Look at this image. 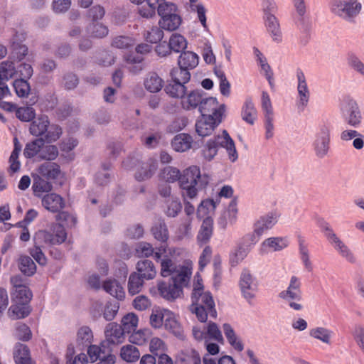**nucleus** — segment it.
<instances>
[{
  "mask_svg": "<svg viewBox=\"0 0 364 364\" xmlns=\"http://www.w3.org/2000/svg\"><path fill=\"white\" fill-rule=\"evenodd\" d=\"M184 251L178 248H167L161 246L155 251V258L160 263V274L163 277L171 276L173 278L176 274L188 272V278L192 274L193 262L190 260L185 261L183 264L176 266L175 260L182 256Z\"/></svg>",
  "mask_w": 364,
  "mask_h": 364,
  "instance_id": "nucleus-1",
  "label": "nucleus"
},
{
  "mask_svg": "<svg viewBox=\"0 0 364 364\" xmlns=\"http://www.w3.org/2000/svg\"><path fill=\"white\" fill-rule=\"evenodd\" d=\"M189 309L200 322H205L209 314L212 316H215L216 314L213 297L208 291L203 290L202 279L198 274L194 278Z\"/></svg>",
  "mask_w": 364,
  "mask_h": 364,
  "instance_id": "nucleus-2",
  "label": "nucleus"
},
{
  "mask_svg": "<svg viewBox=\"0 0 364 364\" xmlns=\"http://www.w3.org/2000/svg\"><path fill=\"white\" fill-rule=\"evenodd\" d=\"M210 180V176L202 172L199 167L193 166L183 171L179 186L185 200L194 199L200 191L204 190Z\"/></svg>",
  "mask_w": 364,
  "mask_h": 364,
  "instance_id": "nucleus-3",
  "label": "nucleus"
},
{
  "mask_svg": "<svg viewBox=\"0 0 364 364\" xmlns=\"http://www.w3.org/2000/svg\"><path fill=\"white\" fill-rule=\"evenodd\" d=\"M149 324L155 329L164 327L166 330L178 338H182L184 335L180 316L166 309L159 306L154 307L149 316Z\"/></svg>",
  "mask_w": 364,
  "mask_h": 364,
  "instance_id": "nucleus-4",
  "label": "nucleus"
},
{
  "mask_svg": "<svg viewBox=\"0 0 364 364\" xmlns=\"http://www.w3.org/2000/svg\"><path fill=\"white\" fill-rule=\"evenodd\" d=\"M193 338L198 342H204L207 352L211 355H218L220 351V346L210 340L224 343V338L217 323L210 321L206 324H196L192 328Z\"/></svg>",
  "mask_w": 364,
  "mask_h": 364,
  "instance_id": "nucleus-5",
  "label": "nucleus"
},
{
  "mask_svg": "<svg viewBox=\"0 0 364 364\" xmlns=\"http://www.w3.org/2000/svg\"><path fill=\"white\" fill-rule=\"evenodd\" d=\"M188 272L175 275L168 282L158 281L156 285L159 295L168 301H173L181 297L183 287L188 285L190 280V278H188Z\"/></svg>",
  "mask_w": 364,
  "mask_h": 364,
  "instance_id": "nucleus-6",
  "label": "nucleus"
},
{
  "mask_svg": "<svg viewBox=\"0 0 364 364\" xmlns=\"http://www.w3.org/2000/svg\"><path fill=\"white\" fill-rule=\"evenodd\" d=\"M24 156L36 160H55L58 154V148L43 139H37L28 143L24 149Z\"/></svg>",
  "mask_w": 364,
  "mask_h": 364,
  "instance_id": "nucleus-7",
  "label": "nucleus"
},
{
  "mask_svg": "<svg viewBox=\"0 0 364 364\" xmlns=\"http://www.w3.org/2000/svg\"><path fill=\"white\" fill-rule=\"evenodd\" d=\"M321 231L334 250L346 260L350 263L356 261V257L350 247L336 234L331 225L323 221L321 224Z\"/></svg>",
  "mask_w": 364,
  "mask_h": 364,
  "instance_id": "nucleus-8",
  "label": "nucleus"
},
{
  "mask_svg": "<svg viewBox=\"0 0 364 364\" xmlns=\"http://www.w3.org/2000/svg\"><path fill=\"white\" fill-rule=\"evenodd\" d=\"M119 269L114 272L115 277L119 279H110L105 281L103 288L111 296L118 300H123L125 297V291L123 284L128 274V269L124 263H118Z\"/></svg>",
  "mask_w": 364,
  "mask_h": 364,
  "instance_id": "nucleus-9",
  "label": "nucleus"
},
{
  "mask_svg": "<svg viewBox=\"0 0 364 364\" xmlns=\"http://www.w3.org/2000/svg\"><path fill=\"white\" fill-rule=\"evenodd\" d=\"M200 115L221 123L226 116L227 107L215 97H207L199 107Z\"/></svg>",
  "mask_w": 364,
  "mask_h": 364,
  "instance_id": "nucleus-10",
  "label": "nucleus"
},
{
  "mask_svg": "<svg viewBox=\"0 0 364 364\" xmlns=\"http://www.w3.org/2000/svg\"><path fill=\"white\" fill-rule=\"evenodd\" d=\"M160 17L159 23L161 28L170 31L177 30L183 22L178 6L171 1L158 14Z\"/></svg>",
  "mask_w": 364,
  "mask_h": 364,
  "instance_id": "nucleus-11",
  "label": "nucleus"
},
{
  "mask_svg": "<svg viewBox=\"0 0 364 364\" xmlns=\"http://www.w3.org/2000/svg\"><path fill=\"white\" fill-rule=\"evenodd\" d=\"M330 9L340 18L351 20L360 14L362 5L358 0H331Z\"/></svg>",
  "mask_w": 364,
  "mask_h": 364,
  "instance_id": "nucleus-12",
  "label": "nucleus"
},
{
  "mask_svg": "<svg viewBox=\"0 0 364 364\" xmlns=\"http://www.w3.org/2000/svg\"><path fill=\"white\" fill-rule=\"evenodd\" d=\"M301 282L300 279L296 276H291L287 289L282 291L279 296L288 301L289 306L296 311H301L304 306L300 302L301 297Z\"/></svg>",
  "mask_w": 364,
  "mask_h": 364,
  "instance_id": "nucleus-13",
  "label": "nucleus"
},
{
  "mask_svg": "<svg viewBox=\"0 0 364 364\" xmlns=\"http://www.w3.org/2000/svg\"><path fill=\"white\" fill-rule=\"evenodd\" d=\"M340 111L345 122L350 126L358 127L362 122V114L357 102L350 97L343 100Z\"/></svg>",
  "mask_w": 364,
  "mask_h": 364,
  "instance_id": "nucleus-14",
  "label": "nucleus"
},
{
  "mask_svg": "<svg viewBox=\"0 0 364 364\" xmlns=\"http://www.w3.org/2000/svg\"><path fill=\"white\" fill-rule=\"evenodd\" d=\"M330 141L329 127L326 124L320 125L312 143L314 152L318 158L323 159L327 156L330 148Z\"/></svg>",
  "mask_w": 364,
  "mask_h": 364,
  "instance_id": "nucleus-15",
  "label": "nucleus"
},
{
  "mask_svg": "<svg viewBox=\"0 0 364 364\" xmlns=\"http://www.w3.org/2000/svg\"><path fill=\"white\" fill-rule=\"evenodd\" d=\"M53 232L51 234L46 230H39L35 233L33 241L38 245H59L66 240L67 232L65 228L55 225Z\"/></svg>",
  "mask_w": 364,
  "mask_h": 364,
  "instance_id": "nucleus-16",
  "label": "nucleus"
},
{
  "mask_svg": "<svg viewBox=\"0 0 364 364\" xmlns=\"http://www.w3.org/2000/svg\"><path fill=\"white\" fill-rule=\"evenodd\" d=\"M239 287L242 297L250 304L256 299L258 291V282L247 270H244L240 276Z\"/></svg>",
  "mask_w": 364,
  "mask_h": 364,
  "instance_id": "nucleus-17",
  "label": "nucleus"
},
{
  "mask_svg": "<svg viewBox=\"0 0 364 364\" xmlns=\"http://www.w3.org/2000/svg\"><path fill=\"white\" fill-rule=\"evenodd\" d=\"M290 240L287 236H272L264 239L259 246V253L264 255L269 253L280 252L287 248Z\"/></svg>",
  "mask_w": 364,
  "mask_h": 364,
  "instance_id": "nucleus-18",
  "label": "nucleus"
},
{
  "mask_svg": "<svg viewBox=\"0 0 364 364\" xmlns=\"http://www.w3.org/2000/svg\"><path fill=\"white\" fill-rule=\"evenodd\" d=\"M217 140L219 145L225 150L228 160L231 163L236 162L239 159V152L236 148V144L232 138L226 130L217 136Z\"/></svg>",
  "mask_w": 364,
  "mask_h": 364,
  "instance_id": "nucleus-19",
  "label": "nucleus"
},
{
  "mask_svg": "<svg viewBox=\"0 0 364 364\" xmlns=\"http://www.w3.org/2000/svg\"><path fill=\"white\" fill-rule=\"evenodd\" d=\"M241 119L247 125L253 126L258 121V110L252 97H246L240 108Z\"/></svg>",
  "mask_w": 364,
  "mask_h": 364,
  "instance_id": "nucleus-20",
  "label": "nucleus"
},
{
  "mask_svg": "<svg viewBox=\"0 0 364 364\" xmlns=\"http://www.w3.org/2000/svg\"><path fill=\"white\" fill-rule=\"evenodd\" d=\"M125 341V332L115 322L107 324L105 329V341L107 345L118 346Z\"/></svg>",
  "mask_w": 364,
  "mask_h": 364,
  "instance_id": "nucleus-21",
  "label": "nucleus"
},
{
  "mask_svg": "<svg viewBox=\"0 0 364 364\" xmlns=\"http://www.w3.org/2000/svg\"><path fill=\"white\" fill-rule=\"evenodd\" d=\"M222 334L223 333L228 345L236 352H242L245 348V344L241 337L237 334L234 327L228 323H224L221 327Z\"/></svg>",
  "mask_w": 364,
  "mask_h": 364,
  "instance_id": "nucleus-22",
  "label": "nucleus"
},
{
  "mask_svg": "<svg viewBox=\"0 0 364 364\" xmlns=\"http://www.w3.org/2000/svg\"><path fill=\"white\" fill-rule=\"evenodd\" d=\"M263 21L272 41L277 44L281 43L283 41V33L278 18L275 16H269Z\"/></svg>",
  "mask_w": 364,
  "mask_h": 364,
  "instance_id": "nucleus-23",
  "label": "nucleus"
},
{
  "mask_svg": "<svg viewBox=\"0 0 364 364\" xmlns=\"http://www.w3.org/2000/svg\"><path fill=\"white\" fill-rule=\"evenodd\" d=\"M14 360L16 364H33L30 350L27 346L22 343H16L14 348ZM50 364H59V360L54 357L50 359Z\"/></svg>",
  "mask_w": 364,
  "mask_h": 364,
  "instance_id": "nucleus-24",
  "label": "nucleus"
},
{
  "mask_svg": "<svg viewBox=\"0 0 364 364\" xmlns=\"http://www.w3.org/2000/svg\"><path fill=\"white\" fill-rule=\"evenodd\" d=\"M145 4L139 8V14L144 18H152L159 14L161 9H164L171 1L166 0H144Z\"/></svg>",
  "mask_w": 364,
  "mask_h": 364,
  "instance_id": "nucleus-25",
  "label": "nucleus"
},
{
  "mask_svg": "<svg viewBox=\"0 0 364 364\" xmlns=\"http://www.w3.org/2000/svg\"><path fill=\"white\" fill-rule=\"evenodd\" d=\"M205 98L203 97V92L202 90L186 91L181 98V103L183 108L191 110L196 109L198 106L200 107Z\"/></svg>",
  "mask_w": 364,
  "mask_h": 364,
  "instance_id": "nucleus-26",
  "label": "nucleus"
},
{
  "mask_svg": "<svg viewBox=\"0 0 364 364\" xmlns=\"http://www.w3.org/2000/svg\"><path fill=\"white\" fill-rule=\"evenodd\" d=\"M41 204L48 211L55 213L65 207V202L60 195L50 193L42 198Z\"/></svg>",
  "mask_w": 364,
  "mask_h": 364,
  "instance_id": "nucleus-27",
  "label": "nucleus"
},
{
  "mask_svg": "<svg viewBox=\"0 0 364 364\" xmlns=\"http://www.w3.org/2000/svg\"><path fill=\"white\" fill-rule=\"evenodd\" d=\"M12 304L8 310V316L11 319H21L27 317L31 313L28 304L19 302L16 297L11 299Z\"/></svg>",
  "mask_w": 364,
  "mask_h": 364,
  "instance_id": "nucleus-28",
  "label": "nucleus"
},
{
  "mask_svg": "<svg viewBox=\"0 0 364 364\" xmlns=\"http://www.w3.org/2000/svg\"><path fill=\"white\" fill-rule=\"evenodd\" d=\"M37 173L48 180H55L63 176L60 167L56 163L46 162L37 169Z\"/></svg>",
  "mask_w": 364,
  "mask_h": 364,
  "instance_id": "nucleus-29",
  "label": "nucleus"
},
{
  "mask_svg": "<svg viewBox=\"0 0 364 364\" xmlns=\"http://www.w3.org/2000/svg\"><path fill=\"white\" fill-rule=\"evenodd\" d=\"M220 124L216 121L200 115L196 123V132L200 136H208L212 134Z\"/></svg>",
  "mask_w": 364,
  "mask_h": 364,
  "instance_id": "nucleus-30",
  "label": "nucleus"
},
{
  "mask_svg": "<svg viewBox=\"0 0 364 364\" xmlns=\"http://www.w3.org/2000/svg\"><path fill=\"white\" fill-rule=\"evenodd\" d=\"M309 336L324 344L331 345L334 333L331 329L324 326H314L309 330Z\"/></svg>",
  "mask_w": 364,
  "mask_h": 364,
  "instance_id": "nucleus-31",
  "label": "nucleus"
},
{
  "mask_svg": "<svg viewBox=\"0 0 364 364\" xmlns=\"http://www.w3.org/2000/svg\"><path fill=\"white\" fill-rule=\"evenodd\" d=\"M171 145L173 149L178 152H184L193 148H197L193 143V137L187 134H180L176 135L172 140Z\"/></svg>",
  "mask_w": 364,
  "mask_h": 364,
  "instance_id": "nucleus-32",
  "label": "nucleus"
},
{
  "mask_svg": "<svg viewBox=\"0 0 364 364\" xmlns=\"http://www.w3.org/2000/svg\"><path fill=\"white\" fill-rule=\"evenodd\" d=\"M251 250V245L240 242L231 251L229 256V262L231 266L235 267L242 262L248 255Z\"/></svg>",
  "mask_w": 364,
  "mask_h": 364,
  "instance_id": "nucleus-33",
  "label": "nucleus"
},
{
  "mask_svg": "<svg viewBox=\"0 0 364 364\" xmlns=\"http://www.w3.org/2000/svg\"><path fill=\"white\" fill-rule=\"evenodd\" d=\"M296 78L299 102L305 106L307 105L310 97V91L307 85L306 78L302 71L297 72Z\"/></svg>",
  "mask_w": 364,
  "mask_h": 364,
  "instance_id": "nucleus-34",
  "label": "nucleus"
},
{
  "mask_svg": "<svg viewBox=\"0 0 364 364\" xmlns=\"http://www.w3.org/2000/svg\"><path fill=\"white\" fill-rule=\"evenodd\" d=\"M136 270L137 274L146 280L155 278L157 272L154 263L148 259L139 261L136 264Z\"/></svg>",
  "mask_w": 364,
  "mask_h": 364,
  "instance_id": "nucleus-35",
  "label": "nucleus"
},
{
  "mask_svg": "<svg viewBox=\"0 0 364 364\" xmlns=\"http://www.w3.org/2000/svg\"><path fill=\"white\" fill-rule=\"evenodd\" d=\"M217 206V203L213 199L206 198L199 204L197 210V215L200 218L212 219Z\"/></svg>",
  "mask_w": 364,
  "mask_h": 364,
  "instance_id": "nucleus-36",
  "label": "nucleus"
},
{
  "mask_svg": "<svg viewBox=\"0 0 364 364\" xmlns=\"http://www.w3.org/2000/svg\"><path fill=\"white\" fill-rule=\"evenodd\" d=\"M48 117L46 115H39L37 119L32 122L30 125V132L35 136H40L43 134L49 126Z\"/></svg>",
  "mask_w": 364,
  "mask_h": 364,
  "instance_id": "nucleus-37",
  "label": "nucleus"
},
{
  "mask_svg": "<svg viewBox=\"0 0 364 364\" xmlns=\"http://www.w3.org/2000/svg\"><path fill=\"white\" fill-rule=\"evenodd\" d=\"M93 341V332L89 326H82L77 328L75 336V342L77 346H88Z\"/></svg>",
  "mask_w": 364,
  "mask_h": 364,
  "instance_id": "nucleus-38",
  "label": "nucleus"
},
{
  "mask_svg": "<svg viewBox=\"0 0 364 364\" xmlns=\"http://www.w3.org/2000/svg\"><path fill=\"white\" fill-rule=\"evenodd\" d=\"M238 209L236 202L232 200L228 208L223 212L220 217V223L223 227L228 225H232L237 220Z\"/></svg>",
  "mask_w": 364,
  "mask_h": 364,
  "instance_id": "nucleus-39",
  "label": "nucleus"
},
{
  "mask_svg": "<svg viewBox=\"0 0 364 364\" xmlns=\"http://www.w3.org/2000/svg\"><path fill=\"white\" fill-rule=\"evenodd\" d=\"M199 63L198 55L192 51H186L178 58V65L187 70L195 68Z\"/></svg>",
  "mask_w": 364,
  "mask_h": 364,
  "instance_id": "nucleus-40",
  "label": "nucleus"
},
{
  "mask_svg": "<svg viewBox=\"0 0 364 364\" xmlns=\"http://www.w3.org/2000/svg\"><path fill=\"white\" fill-rule=\"evenodd\" d=\"M139 318L136 314L133 312L128 313L122 316L121 319V328L125 333H131L134 331L139 325Z\"/></svg>",
  "mask_w": 364,
  "mask_h": 364,
  "instance_id": "nucleus-41",
  "label": "nucleus"
},
{
  "mask_svg": "<svg viewBox=\"0 0 364 364\" xmlns=\"http://www.w3.org/2000/svg\"><path fill=\"white\" fill-rule=\"evenodd\" d=\"M119 357L127 363L136 361L140 357L139 349L132 344H126L121 347Z\"/></svg>",
  "mask_w": 364,
  "mask_h": 364,
  "instance_id": "nucleus-42",
  "label": "nucleus"
},
{
  "mask_svg": "<svg viewBox=\"0 0 364 364\" xmlns=\"http://www.w3.org/2000/svg\"><path fill=\"white\" fill-rule=\"evenodd\" d=\"M65 360V364H88L87 355L84 353L75 354V348L72 344L68 346Z\"/></svg>",
  "mask_w": 364,
  "mask_h": 364,
  "instance_id": "nucleus-43",
  "label": "nucleus"
},
{
  "mask_svg": "<svg viewBox=\"0 0 364 364\" xmlns=\"http://www.w3.org/2000/svg\"><path fill=\"white\" fill-rule=\"evenodd\" d=\"M119 309V304L114 301H107L105 304L99 306L98 311L107 321L113 320Z\"/></svg>",
  "mask_w": 364,
  "mask_h": 364,
  "instance_id": "nucleus-44",
  "label": "nucleus"
},
{
  "mask_svg": "<svg viewBox=\"0 0 364 364\" xmlns=\"http://www.w3.org/2000/svg\"><path fill=\"white\" fill-rule=\"evenodd\" d=\"M163 80L154 73H149L144 80L145 88L151 92H157L161 90Z\"/></svg>",
  "mask_w": 364,
  "mask_h": 364,
  "instance_id": "nucleus-45",
  "label": "nucleus"
},
{
  "mask_svg": "<svg viewBox=\"0 0 364 364\" xmlns=\"http://www.w3.org/2000/svg\"><path fill=\"white\" fill-rule=\"evenodd\" d=\"M18 268L26 276H32L36 272V265L33 259L26 255H21L18 259Z\"/></svg>",
  "mask_w": 364,
  "mask_h": 364,
  "instance_id": "nucleus-46",
  "label": "nucleus"
},
{
  "mask_svg": "<svg viewBox=\"0 0 364 364\" xmlns=\"http://www.w3.org/2000/svg\"><path fill=\"white\" fill-rule=\"evenodd\" d=\"M269 230V229L260 217L254 223L253 232L251 235H247V240L252 242V244H255L263 233Z\"/></svg>",
  "mask_w": 364,
  "mask_h": 364,
  "instance_id": "nucleus-47",
  "label": "nucleus"
},
{
  "mask_svg": "<svg viewBox=\"0 0 364 364\" xmlns=\"http://www.w3.org/2000/svg\"><path fill=\"white\" fill-rule=\"evenodd\" d=\"M168 44L171 50L178 53L187 48L188 41L183 35L175 33L171 36Z\"/></svg>",
  "mask_w": 364,
  "mask_h": 364,
  "instance_id": "nucleus-48",
  "label": "nucleus"
},
{
  "mask_svg": "<svg viewBox=\"0 0 364 364\" xmlns=\"http://www.w3.org/2000/svg\"><path fill=\"white\" fill-rule=\"evenodd\" d=\"M15 78L14 62L6 60L0 63V80L7 82Z\"/></svg>",
  "mask_w": 364,
  "mask_h": 364,
  "instance_id": "nucleus-49",
  "label": "nucleus"
},
{
  "mask_svg": "<svg viewBox=\"0 0 364 364\" xmlns=\"http://www.w3.org/2000/svg\"><path fill=\"white\" fill-rule=\"evenodd\" d=\"M15 77L18 79H29L33 75V68L30 64L14 62Z\"/></svg>",
  "mask_w": 364,
  "mask_h": 364,
  "instance_id": "nucleus-50",
  "label": "nucleus"
},
{
  "mask_svg": "<svg viewBox=\"0 0 364 364\" xmlns=\"http://www.w3.org/2000/svg\"><path fill=\"white\" fill-rule=\"evenodd\" d=\"M78 144V141L76 139L70 137L64 139L60 144V149L62 151V156L71 161L74 159V154H71L70 151L75 149Z\"/></svg>",
  "mask_w": 364,
  "mask_h": 364,
  "instance_id": "nucleus-51",
  "label": "nucleus"
},
{
  "mask_svg": "<svg viewBox=\"0 0 364 364\" xmlns=\"http://www.w3.org/2000/svg\"><path fill=\"white\" fill-rule=\"evenodd\" d=\"M51 188V185L48 181L41 178L40 175L34 178L32 189L36 196L41 197L43 193L50 191Z\"/></svg>",
  "mask_w": 364,
  "mask_h": 364,
  "instance_id": "nucleus-52",
  "label": "nucleus"
},
{
  "mask_svg": "<svg viewBox=\"0 0 364 364\" xmlns=\"http://www.w3.org/2000/svg\"><path fill=\"white\" fill-rule=\"evenodd\" d=\"M143 279L136 272L131 274L128 281V291L130 294L134 295L140 292L144 284Z\"/></svg>",
  "mask_w": 364,
  "mask_h": 364,
  "instance_id": "nucleus-53",
  "label": "nucleus"
},
{
  "mask_svg": "<svg viewBox=\"0 0 364 364\" xmlns=\"http://www.w3.org/2000/svg\"><path fill=\"white\" fill-rule=\"evenodd\" d=\"M157 168L156 160L151 159L149 164L143 166L136 173V178L139 181L147 179L151 176Z\"/></svg>",
  "mask_w": 364,
  "mask_h": 364,
  "instance_id": "nucleus-54",
  "label": "nucleus"
},
{
  "mask_svg": "<svg viewBox=\"0 0 364 364\" xmlns=\"http://www.w3.org/2000/svg\"><path fill=\"white\" fill-rule=\"evenodd\" d=\"M87 33L95 38H102L105 36L107 33V28L98 21H93L89 24L87 28Z\"/></svg>",
  "mask_w": 364,
  "mask_h": 364,
  "instance_id": "nucleus-55",
  "label": "nucleus"
},
{
  "mask_svg": "<svg viewBox=\"0 0 364 364\" xmlns=\"http://www.w3.org/2000/svg\"><path fill=\"white\" fill-rule=\"evenodd\" d=\"M171 76L173 82H181L183 84L188 82L191 77L188 70L185 68H181V66L173 68L171 72Z\"/></svg>",
  "mask_w": 364,
  "mask_h": 364,
  "instance_id": "nucleus-56",
  "label": "nucleus"
},
{
  "mask_svg": "<svg viewBox=\"0 0 364 364\" xmlns=\"http://www.w3.org/2000/svg\"><path fill=\"white\" fill-rule=\"evenodd\" d=\"M15 336L19 340L28 341L32 338V332L28 325L18 322L15 324Z\"/></svg>",
  "mask_w": 364,
  "mask_h": 364,
  "instance_id": "nucleus-57",
  "label": "nucleus"
},
{
  "mask_svg": "<svg viewBox=\"0 0 364 364\" xmlns=\"http://www.w3.org/2000/svg\"><path fill=\"white\" fill-rule=\"evenodd\" d=\"M21 152V146L17 144L16 142L14 144V149L11 152L9 158V171L11 173H16L19 171L21 167V162L18 160V156Z\"/></svg>",
  "mask_w": 364,
  "mask_h": 364,
  "instance_id": "nucleus-58",
  "label": "nucleus"
},
{
  "mask_svg": "<svg viewBox=\"0 0 364 364\" xmlns=\"http://www.w3.org/2000/svg\"><path fill=\"white\" fill-rule=\"evenodd\" d=\"M13 87L16 95L20 97H27L30 92V85L26 79L16 78L13 82Z\"/></svg>",
  "mask_w": 364,
  "mask_h": 364,
  "instance_id": "nucleus-59",
  "label": "nucleus"
},
{
  "mask_svg": "<svg viewBox=\"0 0 364 364\" xmlns=\"http://www.w3.org/2000/svg\"><path fill=\"white\" fill-rule=\"evenodd\" d=\"M180 171L176 168L171 166L166 167L160 174L162 181L173 183L178 180L180 181Z\"/></svg>",
  "mask_w": 364,
  "mask_h": 364,
  "instance_id": "nucleus-60",
  "label": "nucleus"
},
{
  "mask_svg": "<svg viewBox=\"0 0 364 364\" xmlns=\"http://www.w3.org/2000/svg\"><path fill=\"white\" fill-rule=\"evenodd\" d=\"M132 334L129 336V341L132 343L142 346L146 343L147 340V336L149 333V330L148 328H143L135 330L134 331L131 332Z\"/></svg>",
  "mask_w": 364,
  "mask_h": 364,
  "instance_id": "nucleus-61",
  "label": "nucleus"
},
{
  "mask_svg": "<svg viewBox=\"0 0 364 364\" xmlns=\"http://www.w3.org/2000/svg\"><path fill=\"white\" fill-rule=\"evenodd\" d=\"M17 297L19 302L28 304L31 299L32 294L27 287H21L20 289L12 290L11 299Z\"/></svg>",
  "mask_w": 364,
  "mask_h": 364,
  "instance_id": "nucleus-62",
  "label": "nucleus"
},
{
  "mask_svg": "<svg viewBox=\"0 0 364 364\" xmlns=\"http://www.w3.org/2000/svg\"><path fill=\"white\" fill-rule=\"evenodd\" d=\"M299 259L303 265L304 269L307 272H312L313 263L311 260L309 250L304 245L299 246Z\"/></svg>",
  "mask_w": 364,
  "mask_h": 364,
  "instance_id": "nucleus-63",
  "label": "nucleus"
},
{
  "mask_svg": "<svg viewBox=\"0 0 364 364\" xmlns=\"http://www.w3.org/2000/svg\"><path fill=\"white\" fill-rule=\"evenodd\" d=\"M186 91L184 84L181 82H173L166 87L167 94L174 97H180L181 99L183 97Z\"/></svg>",
  "mask_w": 364,
  "mask_h": 364,
  "instance_id": "nucleus-64",
  "label": "nucleus"
}]
</instances>
